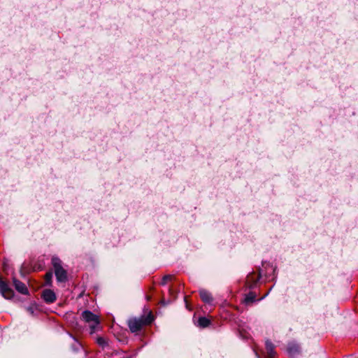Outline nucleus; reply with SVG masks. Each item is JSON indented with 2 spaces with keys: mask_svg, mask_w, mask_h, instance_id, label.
I'll return each mask as SVG.
<instances>
[{
  "mask_svg": "<svg viewBox=\"0 0 358 358\" xmlns=\"http://www.w3.org/2000/svg\"><path fill=\"white\" fill-rule=\"evenodd\" d=\"M265 345H266V350L268 357H269L271 358L274 357L275 355V352L274 350L273 344L271 341H266Z\"/></svg>",
  "mask_w": 358,
  "mask_h": 358,
  "instance_id": "obj_10",
  "label": "nucleus"
},
{
  "mask_svg": "<svg viewBox=\"0 0 358 358\" xmlns=\"http://www.w3.org/2000/svg\"><path fill=\"white\" fill-rule=\"evenodd\" d=\"M52 273H46V275H45V280H46L48 283H49V282H50V280L52 279Z\"/></svg>",
  "mask_w": 358,
  "mask_h": 358,
  "instance_id": "obj_16",
  "label": "nucleus"
},
{
  "mask_svg": "<svg viewBox=\"0 0 358 358\" xmlns=\"http://www.w3.org/2000/svg\"><path fill=\"white\" fill-rule=\"evenodd\" d=\"M255 297H256V296H255V294H253V293H252V292H250V293H249V294L246 296V297H245V301H246V302H252L253 301H255Z\"/></svg>",
  "mask_w": 358,
  "mask_h": 358,
  "instance_id": "obj_13",
  "label": "nucleus"
},
{
  "mask_svg": "<svg viewBox=\"0 0 358 358\" xmlns=\"http://www.w3.org/2000/svg\"><path fill=\"white\" fill-rule=\"evenodd\" d=\"M210 324V320L205 317H201L198 320V325L201 327H207Z\"/></svg>",
  "mask_w": 358,
  "mask_h": 358,
  "instance_id": "obj_11",
  "label": "nucleus"
},
{
  "mask_svg": "<svg viewBox=\"0 0 358 358\" xmlns=\"http://www.w3.org/2000/svg\"><path fill=\"white\" fill-rule=\"evenodd\" d=\"M127 358H130V357H127Z\"/></svg>",
  "mask_w": 358,
  "mask_h": 358,
  "instance_id": "obj_19",
  "label": "nucleus"
},
{
  "mask_svg": "<svg viewBox=\"0 0 358 358\" xmlns=\"http://www.w3.org/2000/svg\"><path fill=\"white\" fill-rule=\"evenodd\" d=\"M171 279H172V275H165L162 279V284L165 285L168 280H170Z\"/></svg>",
  "mask_w": 358,
  "mask_h": 358,
  "instance_id": "obj_15",
  "label": "nucleus"
},
{
  "mask_svg": "<svg viewBox=\"0 0 358 358\" xmlns=\"http://www.w3.org/2000/svg\"><path fill=\"white\" fill-rule=\"evenodd\" d=\"M13 284L15 286V288L17 292L22 294H28L29 292L27 289V286L24 283L20 282V280H17L16 278H13Z\"/></svg>",
  "mask_w": 358,
  "mask_h": 358,
  "instance_id": "obj_6",
  "label": "nucleus"
},
{
  "mask_svg": "<svg viewBox=\"0 0 358 358\" xmlns=\"http://www.w3.org/2000/svg\"><path fill=\"white\" fill-rule=\"evenodd\" d=\"M0 292L7 299H10L13 296V289L8 287L7 283L2 280H0Z\"/></svg>",
  "mask_w": 358,
  "mask_h": 358,
  "instance_id": "obj_3",
  "label": "nucleus"
},
{
  "mask_svg": "<svg viewBox=\"0 0 358 358\" xmlns=\"http://www.w3.org/2000/svg\"><path fill=\"white\" fill-rule=\"evenodd\" d=\"M43 300L48 303H53L56 300V295L51 289H45L42 294Z\"/></svg>",
  "mask_w": 358,
  "mask_h": 358,
  "instance_id": "obj_5",
  "label": "nucleus"
},
{
  "mask_svg": "<svg viewBox=\"0 0 358 358\" xmlns=\"http://www.w3.org/2000/svg\"><path fill=\"white\" fill-rule=\"evenodd\" d=\"M287 352L292 358H294L300 352L299 346L297 344L290 343L288 345Z\"/></svg>",
  "mask_w": 358,
  "mask_h": 358,
  "instance_id": "obj_9",
  "label": "nucleus"
},
{
  "mask_svg": "<svg viewBox=\"0 0 358 358\" xmlns=\"http://www.w3.org/2000/svg\"><path fill=\"white\" fill-rule=\"evenodd\" d=\"M52 264L53 265V267L55 269L62 268V262L57 257H53L52 258Z\"/></svg>",
  "mask_w": 358,
  "mask_h": 358,
  "instance_id": "obj_12",
  "label": "nucleus"
},
{
  "mask_svg": "<svg viewBox=\"0 0 358 358\" xmlns=\"http://www.w3.org/2000/svg\"><path fill=\"white\" fill-rule=\"evenodd\" d=\"M259 278H260L259 274H256L255 273L249 274L246 278L247 286L250 289L255 287L257 282L259 281Z\"/></svg>",
  "mask_w": 358,
  "mask_h": 358,
  "instance_id": "obj_4",
  "label": "nucleus"
},
{
  "mask_svg": "<svg viewBox=\"0 0 358 358\" xmlns=\"http://www.w3.org/2000/svg\"><path fill=\"white\" fill-rule=\"evenodd\" d=\"M82 317L86 322L90 323L91 334L94 333L99 324L98 317L91 311L85 310L82 313Z\"/></svg>",
  "mask_w": 358,
  "mask_h": 358,
  "instance_id": "obj_2",
  "label": "nucleus"
},
{
  "mask_svg": "<svg viewBox=\"0 0 358 358\" xmlns=\"http://www.w3.org/2000/svg\"><path fill=\"white\" fill-rule=\"evenodd\" d=\"M36 310V306L35 304H31L29 307L27 308V310L31 314L34 315V311Z\"/></svg>",
  "mask_w": 358,
  "mask_h": 358,
  "instance_id": "obj_14",
  "label": "nucleus"
},
{
  "mask_svg": "<svg viewBox=\"0 0 358 358\" xmlns=\"http://www.w3.org/2000/svg\"><path fill=\"white\" fill-rule=\"evenodd\" d=\"M161 303H162L163 305H166V303H165V301H164V300H162V301H161Z\"/></svg>",
  "mask_w": 358,
  "mask_h": 358,
  "instance_id": "obj_18",
  "label": "nucleus"
},
{
  "mask_svg": "<svg viewBox=\"0 0 358 358\" xmlns=\"http://www.w3.org/2000/svg\"><path fill=\"white\" fill-rule=\"evenodd\" d=\"M57 281L65 282L67 279L66 271L62 267L55 270Z\"/></svg>",
  "mask_w": 358,
  "mask_h": 358,
  "instance_id": "obj_8",
  "label": "nucleus"
},
{
  "mask_svg": "<svg viewBox=\"0 0 358 358\" xmlns=\"http://www.w3.org/2000/svg\"><path fill=\"white\" fill-rule=\"evenodd\" d=\"M154 320V317L151 311H149L146 316H142L139 318H131L128 322L129 329L135 333L141 329L144 325L150 324Z\"/></svg>",
  "mask_w": 358,
  "mask_h": 358,
  "instance_id": "obj_1",
  "label": "nucleus"
},
{
  "mask_svg": "<svg viewBox=\"0 0 358 358\" xmlns=\"http://www.w3.org/2000/svg\"><path fill=\"white\" fill-rule=\"evenodd\" d=\"M97 341L100 345H103L104 343V340L102 338H99Z\"/></svg>",
  "mask_w": 358,
  "mask_h": 358,
  "instance_id": "obj_17",
  "label": "nucleus"
},
{
  "mask_svg": "<svg viewBox=\"0 0 358 358\" xmlns=\"http://www.w3.org/2000/svg\"><path fill=\"white\" fill-rule=\"evenodd\" d=\"M199 295L204 303L208 304H212L213 299L211 294L206 289H200Z\"/></svg>",
  "mask_w": 358,
  "mask_h": 358,
  "instance_id": "obj_7",
  "label": "nucleus"
}]
</instances>
